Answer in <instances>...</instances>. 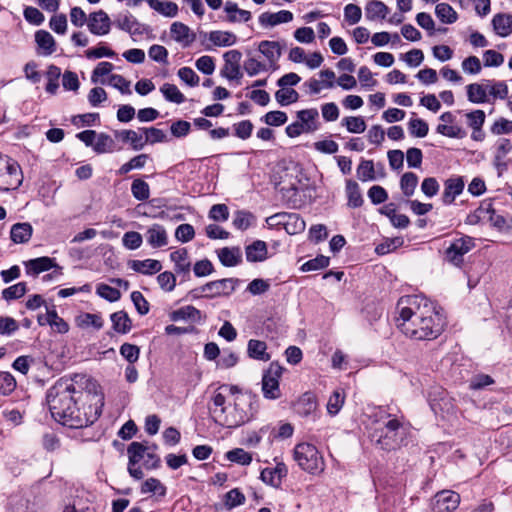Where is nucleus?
<instances>
[{
    "mask_svg": "<svg viewBox=\"0 0 512 512\" xmlns=\"http://www.w3.org/2000/svg\"><path fill=\"white\" fill-rule=\"evenodd\" d=\"M88 391L76 389L70 379L61 378L46 394L51 416L64 426L79 429L93 424L101 415L103 395L96 382L89 381Z\"/></svg>",
    "mask_w": 512,
    "mask_h": 512,
    "instance_id": "1",
    "label": "nucleus"
},
{
    "mask_svg": "<svg viewBox=\"0 0 512 512\" xmlns=\"http://www.w3.org/2000/svg\"><path fill=\"white\" fill-rule=\"evenodd\" d=\"M396 325L413 340H433L444 330L445 319L434 303L419 295L403 296L397 303Z\"/></svg>",
    "mask_w": 512,
    "mask_h": 512,
    "instance_id": "2",
    "label": "nucleus"
},
{
    "mask_svg": "<svg viewBox=\"0 0 512 512\" xmlns=\"http://www.w3.org/2000/svg\"><path fill=\"white\" fill-rule=\"evenodd\" d=\"M257 411L258 404L255 396L237 395L218 423L227 428H237L253 419Z\"/></svg>",
    "mask_w": 512,
    "mask_h": 512,
    "instance_id": "3",
    "label": "nucleus"
},
{
    "mask_svg": "<svg viewBox=\"0 0 512 512\" xmlns=\"http://www.w3.org/2000/svg\"><path fill=\"white\" fill-rule=\"evenodd\" d=\"M293 457L302 470L312 475H319L325 469L324 459L313 444H297L293 451Z\"/></svg>",
    "mask_w": 512,
    "mask_h": 512,
    "instance_id": "4",
    "label": "nucleus"
},
{
    "mask_svg": "<svg viewBox=\"0 0 512 512\" xmlns=\"http://www.w3.org/2000/svg\"><path fill=\"white\" fill-rule=\"evenodd\" d=\"M403 426L396 418H391L380 428H376L371 439L381 449L391 451L397 449L403 440Z\"/></svg>",
    "mask_w": 512,
    "mask_h": 512,
    "instance_id": "5",
    "label": "nucleus"
},
{
    "mask_svg": "<svg viewBox=\"0 0 512 512\" xmlns=\"http://www.w3.org/2000/svg\"><path fill=\"white\" fill-rule=\"evenodd\" d=\"M23 181L20 165L12 158L0 154V191L17 189Z\"/></svg>",
    "mask_w": 512,
    "mask_h": 512,
    "instance_id": "6",
    "label": "nucleus"
},
{
    "mask_svg": "<svg viewBox=\"0 0 512 512\" xmlns=\"http://www.w3.org/2000/svg\"><path fill=\"white\" fill-rule=\"evenodd\" d=\"M239 284V279L224 278L220 280L210 281L198 289L192 290L193 298L206 297L215 298L230 295Z\"/></svg>",
    "mask_w": 512,
    "mask_h": 512,
    "instance_id": "7",
    "label": "nucleus"
},
{
    "mask_svg": "<svg viewBox=\"0 0 512 512\" xmlns=\"http://www.w3.org/2000/svg\"><path fill=\"white\" fill-rule=\"evenodd\" d=\"M282 375V367L277 363H271L262 377V392L266 399L275 400L281 397L279 380Z\"/></svg>",
    "mask_w": 512,
    "mask_h": 512,
    "instance_id": "8",
    "label": "nucleus"
},
{
    "mask_svg": "<svg viewBox=\"0 0 512 512\" xmlns=\"http://www.w3.org/2000/svg\"><path fill=\"white\" fill-rule=\"evenodd\" d=\"M475 246L474 239L470 236H464L456 239L445 251L446 260L455 265L460 266L463 263V257Z\"/></svg>",
    "mask_w": 512,
    "mask_h": 512,
    "instance_id": "9",
    "label": "nucleus"
},
{
    "mask_svg": "<svg viewBox=\"0 0 512 512\" xmlns=\"http://www.w3.org/2000/svg\"><path fill=\"white\" fill-rule=\"evenodd\" d=\"M276 225H283L286 232L290 235L301 233L305 230V221L296 213L281 212L268 218Z\"/></svg>",
    "mask_w": 512,
    "mask_h": 512,
    "instance_id": "10",
    "label": "nucleus"
},
{
    "mask_svg": "<svg viewBox=\"0 0 512 512\" xmlns=\"http://www.w3.org/2000/svg\"><path fill=\"white\" fill-rule=\"evenodd\" d=\"M26 273L28 275L36 276L42 272L48 271L52 268H55L52 274L47 275L46 277L51 278L53 275H60L62 272V268L58 266L54 259L50 257H39L35 259H30L26 262H24Z\"/></svg>",
    "mask_w": 512,
    "mask_h": 512,
    "instance_id": "11",
    "label": "nucleus"
},
{
    "mask_svg": "<svg viewBox=\"0 0 512 512\" xmlns=\"http://www.w3.org/2000/svg\"><path fill=\"white\" fill-rule=\"evenodd\" d=\"M111 20L103 10L92 12L88 15V30L96 36L107 35L111 30Z\"/></svg>",
    "mask_w": 512,
    "mask_h": 512,
    "instance_id": "12",
    "label": "nucleus"
},
{
    "mask_svg": "<svg viewBox=\"0 0 512 512\" xmlns=\"http://www.w3.org/2000/svg\"><path fill=\"white\" fill-rule=\"evenodd\" d=\"M460 503V495L454 491L443 490L434 497L435 512H452Z\"/></svg>",
    "mask_w": 512,
    "mask_h": 512,
    "instance_id": "13",
    "label": "nucleus"
},
{
    "mask_svg": "<svg viewBox=\"0 0 512 512\" xmlns=\"http://www.w3.org/2000/svg\"><path fill=\"white\" fill-rule=\"evenodd\" d=\"M465 187L463 177L453 176L444 182V190L441 201L445 206L451 205L457 196H459Z\"/></svg>",
    "mask_w": 512,
    "mask_h": 512,
    "instance_id": "14",
    "label": "nucleus"
},
{
    "mask_svg": "<svg viewBox=\"0 0 512 512\" xmlns=\"http://www.w3.org/2000/svg\"><path fill=\"white\" fill-rule=\"evenodd\" d=\"M170 33L171 37L184 48L189 47L196 39V34L182 22L172 23Z\"/></svg>",
    "mask_w": 512,
    "mask_h": 512,
    "instance_id": "15",
    "label": "nucleus"
},
{
    "mask_svg": "<svg viewBox=\"0 0 512 512\" xmlns=\"http://www.w3.org/2000/svg\"><path fill=\"white\" fill-rule=\"evenodd\" d=\"M258 50L268 60L269 67L275 70L277 68L276 63L282 54L279 42L268 40L261 41L258 45Z\"/></svg>",
    "mask_w": 512,
    "mask_h": 512,
    "instance_id": "16",
    "label": "nucleus"
},
{
    "mask_svg": "<svg viewBox=\"0 0 512 512\" xmlns=\"http://www.w3.org/2000/svg\"><path fill=\"white\" fill-rule=\"evenodd\" d=\"M258 20L262 27H274L282 23L291 22L293 14L288 10H281L276 13L264 12L259 16Z\"/></svg>",
    "mask_w": 512,
    "mask_h": 512,
    "instance_id": "17",
    "label": "nucleus"
},
{
    "mask_svg": "<svg viewBox=\"0 0 512 512\" xmlns=\"http://www.w3.org/2000/svg\"><path fill=\"white\" fill-rule=\"evenodd\" d=\"M146 241L152 248H160L168 244L166 229L160 224L151 225L145 233Z\"/></svg>",
    "mask_w": 512,
    "mask_h": 512,
    "instance_id": "18",
    "label": "nucleus"
},
{
    "mask_svg": "<svg viewBox=\"0 0 512 512\" xmlns=\"http://www.w3.org/2000/svg\"><path fill=\"white\" fill-rule=\"evenodd\" d=\"M37 321L41 326L50 325L59 333H66L69 330V325L58 316L55 309L47 310L46 314L39 315Z\"/></svg>",
    "mask_w": 512,
    "mask_h": 512,
    "instance_id": "19",
    "label": "nucleus"
},
{
    "mask_svg": "<svg viewBox=\"0 0 512 512\" xmlns=\"http://www.w3.org/2000/svg\"><path fill=\"white\" fill-rule=\"evenodd\" d=\"M35 42L41 50L39 54L49 56L56 51V42L54 37L45 30H39L35 33Z\"/></svg>",
    "mask_w": 512,
    "mask_h": 512,
    "instance_id": "20",
    "label": "nucleus"
},
{
    "mask_svg": "<svg viewBox=\"0 0 512 512\" xmlns=\"http://www.w3.org/2000/svg\"><path fill=\"white\" fill-rule=\"evenodd\" d=\"M492 25L497 35L500 37H507L512 33V15L498 13L494 15Z\"/></svg>",
    "mask_w": 512,
    "mask_h": 512,
    "instance_id": "21",
    "label": "nucleus"
},
{
    "mask_svg": "<svg viewBox=\"0 0 512 512\" xmlns=\"http://www.w3.org/2000/svg\"><path fill=\"white\" fill-rule=\"evenodd\" d=\"M129 266L135 272L144 275H153L162 269L160 261L154 259L132 260Z\"/></svg>",
    "mask_w": 512,
    "mask_h": 512,
    "instance_id": "22",
    "label": "nucleus"
},
{
    "mask_svg": "<svg viewBox=\"0 0 512 512\" xmlns=\"http://www.w3.org/2000/svg\"><path fill=\"white\" fill-rule=\"evenodd\" d=\"M318 117L319 113L316 108L304 109L297 112V119L306 129V133H312L318 130Z\"/></svg>",
    "mask_w": 512,
    "mask_h": 512,
    "instance_id": "23",
    "label": "nucleus"
},
{
    "mask_svg": "<svg viewBox=\"0 0 512 512\" xmlns=\"http://www.w3.org/2000/svg\"><path fill=\"white\" fill-rule=\"evenodd\" d=\"M247 354L250 358L267 362L271 356L267 353V344L264 341L250 339L247 345Z\"/></svg>",
    "mask_w": 512,
    "mask_h": 512,
    "instance_id": "24",
    "label": "nucleus"
},
{
    "mask_svg": "<svg viewBox=\"0 0 512 512\" xmlns=\"http://www.w3.org/2000/svg\"><path fill=\"white\" fill-rule=\"evenodd\" d=\"M33 228L30 223H16L11 227L10 238L16 244L26 243L30 240Z\"/></svg>",
    "mask_w": 512,
    "mask_h": 512,
    "instance_id": "25",
    "label": "nucleus"
},
{
    "mask_svg": "<svg viewBox=\"0 0 512 512\" xmlns=\"http://www.w3.org/2000/svg\"><path fill=\"white\" fill-rule=\"evenodd\" d=\"M217 255L221 264L226 267L236 266L242 260L241 250L238 247H224L217 251Z\"/></svg>",
    "mask_w": 512,
    "mask_h": 512,
    "instance_id": "26",
    "label": "nucleus"
},
{
    "mask_svg": "<svg viewBox=\"0 0 512 512\" xmlns=\"http://www.w3.org/2000/svg\"><path fill=\"white\" fill-rule=\"evenodd\" d=\"M115 24L119 29L128 32L131 35H140L143 32L140 22L129 13L119 16Z\"/></svg>",
    "mask_w": 512,
    "mask_h": 512,
    "instance_id": "27",
    "label": "nucleus"
},
{
    "mask_svg": "<svg viewBox=\"0 0 512 512\" xmlns=\"http://www.w3.org/2000/svg\"><path fill=\"white\" fill-rule=\"evenodd\" d=\"M170 259L175 264V272L177 274H189L191 263L188 260V252L185 248L173 251Z\"/></svg>",
    "mask_w": 512,
    "mask_h": 512,
    "instance_id": "28",
    "label": "nucleus"
},
{
    "mask_svg": "<svg viewBox=\"0 0 512 512\" xmlns=\"http://www.w3.org/2000/svg\"><path fill=\"white\" fill-rule=\"evenodd\" d=\"M172 321L190 320L192 322H198L201 319V312L192 305H187L174 310L169 315Z\"/></svg>",
    "mask_w": 512,
    "mask_h": 512,
    "instance_id": "29",
    "label": "nucleus"
},
{
    "mask_svg": "<svg viewBox=\"0 0 512 512\" xmlns=\"http://www.w3.org/2000/svg\"><path fill=\"white\" fill-rule=\"evenodd\" d=\"M267 257V245L264 241L257 240L246 247V259L249 262H261Z\"/></svg>",
    "mask_w": 512,
    "mask_h": 512,
    "instance_id": "30",
    "label": "nucleus"
},
{
    "mask_svg": "<svg viewBox=\"0 0 512 512\" xmlns=\"http://www.w3.org/2000/svg\"><path fill=\"white\" fill-rule=\"evenodd\" d=\"M110 319L113 329L119 334H126L132 328V321L128 314L123 310L112 313Z\"/></svg>",
    "mask_w": 512,
    "mask_h": 512,
    "instance_id": "31",
    "label": "nucleus"
},
{
    "mask_svg": "<svg viewBox=\"0 0 512 512\" xmlns=\"http://www.w3.org/2000/svg\"><path fill=\"white\" fill-rule=\"evenodd\" d=\"M388 7L381 1L371 0L365 7V16L368 20L384 19L388 13Z\"/></svg>",
    "mask_w": 512,
    "mask_h": 512,
    "instance_id": "32",
    "label": "nucleus"
},
{
    "mask_svg": "<svg viewBox=\"0 0 512 512\" xmlns=\"http://www.w3.org/2000/svg\"><path fill=\"white\" fill-rule=\"evenodd\" d=\"M209 40L218 47L232 46L236 43L237 37L232 32L228 31H211L208 34Z\"/></svg>",
    "mask_w": 512,
    "mask_h": 512,
    "instance_id": "33",
    "label": "nucleus"
},
{
    "mask_svg": "<svg viewBox=\"0 0 512 512\" xmlns=\"http://www.w3.org/2000/svg\"><path fill=\"white\" fill-rule=\"evenodd\" d=\"M224 10L228 14V20L230 22H247L251 19L250 11L240 9L234 2L227 1L225 3Z\"/></svg>",
    "mask_w": 512,
    "mask_h": 512,
    "instance_id": "34",
    "label": "nucleus"
},
{
    "mask_svg": "<svg viewBox=\"0 0 512 512\" xmlns=\"http://www.w3.org/2000/svg\"><path fill=\"white\" fill-rule=\"evenodd\" d=\"M115 137L121 139L123 142H129L134 150H141L146 141H143L142 135H139L134 130H121L115 131Z\"/></svg>",
    "mask_w": 512,
    "mask_h": 512,
    "instance_id": "35",
    "label": "nucleus"
},
{
    "mask_svg": "<svg viewBox=\"0 0 512 512\" xmlns=\"http://www.w3.org/2000/svg\"><path fill=\"white\" fill-rule=\"evenodd\" d=\"M346 194L348 198V206L358 208L363 204V197L357 182L353 180L346 181Z\"/></svg>",
    "mask_w": 512,
    "mask_h": 512,
    "instance_id": "36",
    "label": "nucleus"
},
{
    "mask_svg": "<svg viewBox=\"0 0 512 512\" xmlns=\"http://www.w3.org/2000/svg\"><path fill=\"white\" fill-rule=\"evenodd\" d=\"M437 18L445 24H452L457 21L458 14L453 7L447 3H439L435 7Z\"/></svg>",
    "mask_w": 512,
    "mask_h": 512,
    "instance_id": "37",
    "label": "nucleus"
},
{
    "mask_svg": "<svg viewBox=\"0 0 512 512\" xmlns=\"http://www.w3.org/2000/svg\"><path fill=\"white\" fill-rule=\"evenodd\" d=\"M418 185V176L413 172H405L400 178V189L405 197H411Z\"/></svg>",
    "mask_w": 512,
    "mask_h": 512,
    "instance_id": "38",
    "label": "nucleus"
},
{
    "mask_svg": "<svg viewBox=\"0 0 512 512\" xmlns=\"http://www.w3.org/2000/svg\"><path fill=\"white\" fill-rule=\"evenodd\" d=\"M150 8L169 18L176 17L179 11L178 5L170 1L152 0Z\"/></svg>",
    "mask_w": 512,
    "mask_h": 512,
    "instance_id": "39",
    "label": "nucleus"
},
{
    "mask_svg": "<svg viewBox=\"0 0 512 512\" xmlns=\"http://www.w3.org/2000/svg\"><path fill=\"white\" fill-rule=\"evenodd\" d=\"M317 408V402L311 394H304L296 405L297 413L301 416H309L315 412Z\"/></svg>",
    "mask_w": 512,
    "mask_h": 512,
    "instance_id": "40",
    "label": "nucleus"
},
{
    "mask_svg": "<svg viewBox=\"0 0 512 512\" xmlns=\"http://www.w3.org/2000/svg\"><path fill=\"white\" fill-rule=\"evenodd\" d=\"M164 98L172 103L181 104L185 101V96L174 84L164 83L160 88Z\"/></svg>",
    "mask_w": 512,
    "mask_h": 512,
    "instance_id": "41",
    "label": "nucleus"
},
{
    "mask_svg": "<svg viewBox=\"0 0 512 512\" xmlns=\"http://www.w3.org/2000/svg\"><path fill=\"white\" fill-rule=\"evenodd\" d=\"M76 321L81 328L93 327L96 330H100L104 324L100 315L92 313H83L77 317Z\"/></svg>",
    "mask_w": 512,
    "mask_h": 512,
    "instance_id": "42",
    "label": "nucleus"
},
{
    "mask_svg": "<svg viewBox=\"0 0 512 512\" xmlns=\"http://www.w3.org/2000/svg\"><path fill=\"white\" fill-rule=\"evenodd\" d=\"M114 148L115 142L111 136L105 133L97 134L93 145V149L95 152L99 154L112 152Z\"/></svg>",
    "mask_w": 512,
    "mask_h": 512,
    "instance_id": "43",
    "label": "nucleus"
},
{
    "mask_svg": "<svg viewBox=\"0 0 512 512\" xmlns=\"http://www.w3.org/2000/svg\"><path fill=\"white\" fill-rule=\"evenodd\" d=\"M357 177L362 182L375 180V168L372 160H361L359 163L357 170Z\"/></svg>",
    "mask_w": 512,
    "mask_h": 512,
    "instance_id": "44",
    "label": "nucleus"
},
{
    "mask_svg": "<svg viewBox=\"0 0 512 512\" xmlns=\"http://www.w3.org/2000/svg\"><path fill=\"white\" fill-rule=\"evenodd\" d=\"M467 98L472 103H484L487 101L486 89L478 83L469 84L467 87Z\"/></svg>",
    "mask_w": 512,
    "mask_h": 512,
    "instance_id": "45",
    "label": "nucleus"
},
{
    "mask_svg": "<svg viewBox=\"0 0 512 512\" xmlns=\"http://www.w3.org/2000/svg\"><path fill=\"white\" fill-rule=\"evenodd\" d=\"M275 99L281 106H287L298 101L299 93L293 88L283 87L276 91Z\"/></svg>",
    "mask_w": 512,
    "mask_h": 512,
    "instance_id": "46",
    "label": "nucleus"
},
{
    "mask_svg": "<svg viewBox=\"0 0 512 512\" xmlns=\"http://www.w3.org/2000/svg\"><path fill=\"white\" fill-rule=\"evenodd\" d=\"M149 447L143 445L140 442H132L127 448V454L129 457V462L139 463L142 459L145 458L146 454L149 452Z\"/></svg>",
    "mask_w": 512,
    "mask_h": 512,
    "instance_id": "47",
    "label": "nucleus"
},
{
    "mask_svg": "<svg viewBox=\"0 0 512 512\" xmlns=\"http://www.w3.org/2000/svg\"><path fill=\"white\" fill-rule=\"evenodd\" d=\"M243 68L245 72L252 77L259 74L260 72L268 71L270 67L268 64L259 61L255 57H248L244 61Z\"/></svg>",
    "mask_w": 512,
    "mask_h": 512,
    "instance_id": "48",
    "label": "nucleus"
},
{
    "mask_svg": "<svg viewBox=\"0 0 512 512\" xmlns=\"http://www.w3.org/2000/svg\"><path fill=\"white\" fill-rule=\"evenodd\" d=\"M133 197L139 201H145L150 196V188L147 182L142 179H135L131 185Z\"/></svg>",
    "mask_w": 512,
    "mask_h": 512,
    "instance_id": "49",
    "label": "nucleus"
},
{
    "mask_svg": "<svg viewBox=\"0 0 512 512\" xmlns=\"http://www.w3.org/2000/svg\"><path fill=\"white\" fill-rule=\"evenodd\" d=\"M342 125L350 133H363L366 129V123L360 116H349L342 119Z\"/></svg>",
    "mask_w": 512,
    "mask_h": 512,
    "instance_id": "50",
    "label": "nucleus"
},
{
    "mask_svg": "<svg viewBox=\"0 0 512 512\" xmlns=\"http://www.w3.org/2000/svg\"><path fill=\"white\" fill-rule=\"evenodd\" d=\"M229 461L240 465H249L252 462V455L242 448H235L226 453Z\"/></svg>",
    "mask_w": 512,
    "mask_h": 512,
    "instance_id": "51",
    "label": "nucleus"
},
{
    "mask_svg": "<svg viewBox=\"0 0 512 512\" xmlns=\"http://www.w3.org/2000/svg\"><path fill=\"white\" fill-rule=\"evenodd\" d=\"M222 390H217L214 394V396L212 397V402H213V405L215 406V408L212 410V412L214 413L215 417H216V421L219 422V420L221 419V417L223 416V414L226 412L228 406H226V397L225 395L221 392Z\"/></svg>",
    "mask_w": 512,
    "mask_h": 512,
    "instance_id": "52",
    "label": "nucleus"
},
{
    "mask_svg": "<svg viewBox=\"0 0 512 512\" xmlns=\"http://www.w3.org/2000/svg\"><path fill=\"white\" fill-rule=\"evenodd\" d=\"M27 291L26 283L19 282L15 285H12L2 291V297L7 300L19 299L25 295Z\"/></svg>",
    "mask_w": 512,
    "mask_h": 512,
    "instance_id": "53",
    "label": "nucleus"
},
{
    "mask_svg": "<svg viewBox=\"0 0 512 512\" xmlns=\"http://www.w3.org/2000/svg\"><path fill=\"white\" fill-rule=\"evenodd\" d=\"M140 130L145 134V139H143V141H146V143L154 144L167 141V136L161 129L149 127L141 128Z\"/></svg>",
    "mask_w": 512,
    "mask_h": 512,
    "instance_id": "54",
    "label": "nucleus"
},
{
    "mask_svg": "<svg viewBox=\"0 0 512 512\" xmlns=\"http://www.w3.org/2000/svg\"><path fill=\"white\" fill-rule=\"evenodd\" d=\"M96 293L109 302L118 301L121 297V293L118 289L111 287L107 284L101 283L96 288Z\"/></svg>",
    "mask_w": 512,
    "mask_h": 512,
    "instance_id": "55",
    "label": "nucleus"
},
{
    "mask_svg": "<svg viewBox=\"0 0 512 512\" xmlns=\"http://www.w3.org/2000/svg\"><path fill=\"white\" fill-rule=\"evenodd\" d=\"M344 393L336 390L333 392V394L330 396L328 403H327V411L330 415H336L340 409L342 408L344 404Z\"/></svg>",
    "mask_w": 512,
    "mask_h": 512,
    "instance_id": "56",
    "label": "nucleus"
},
{
    "mask_svg": "<svg viewBox=\"0 0 512 512\" xmlns=\"http://www.w3.org/2000/svg\"><path fill=\"white\" fill-rule=\"evenodd\" d=\"M142 242V235L136 231L126 232L122 238L123 246L129 250L138 249L142 245Z\"/></svg>",
    "mask_w": 512,
    "mask_h": 512,
    "instance_id": "57",
    "label": "nucleus"
},
{
    "mask_svg": "<svg viewBox=\"0 0 512 512\" xmlns=\"http://www.w3.org/2000/svg\"><path fill=\"white\" fill-rule=\"evenodd\" d=\"M220 74L222 77L226 78L229 81L232 80H240L243 76V73L241 72V66L240 64H230L225 63L220 71Z\"/></svg>",
    "mask_w": 512,
    "mask_h": 512,
    "instance_id": "58",
    "label": "nucleus"
},
{
    "mask_svg": "<svg viewBox=\"0 0 512 512\" xmlns=\"http://www.w3.org/2000/svg\"><path fill=\"white\" fill-rule=\"evenodd\" d=\"M409 132L411 135L423 138L428 134V124L422 119H411L408 123Z\"/></svg>",
    "mask_w": 512,
    "mask_h": 512,
    "instance_id": "59",
    "label": "nucleus"
},
{
    "mask_svg": "<svg viewBox=\"0 0 512 512\" xmlns=\"http://www.w3.org/2000/svg\"><path fill=\"white\" fill-rule=\"evenodd\" d=\"M16 381L9 372H0V394L8 395L14 391Z\"/></svg>",
    "mask_w": 512,
    "mask_h": 512,
    "instance_id": "60",
    "label": "nucleus"
},
{
    "mask_svg": "<svg viewBox=\"0 0 512 512\" xmlns=\"http://www.w3.org/2000/svg\"><path fill=\"white\" fill-rule=\"evenodd\" d=\"M160 288L166 292H171L176 286V277L172 272L165 271L157 277Z\"/></svg>",
    "mask_w": 512,
    "mask_h": 512,
    "instance_id": "61",
    "label": "nucleus"
},
{
    "mask_svg": "<svg viewBox=\"0 0 512 512\" xmlns=\"http://www.w3.org/2000/svg\"><path fill=\"white\" fill-rule=\"evenodd\" d=\"M120 354L130 364H133L139 359L140 349L136 345H133L130 343H124L120 347Z\"/></svg>",
    "mask_w": 512,
    "mask_h": 512,
    "instance_id": "62",
    "label": "nucleus"
},
{
    "mask_svg": "<svg viewBox=\"0 0 512 512\" xmlns=\"http://www.w3.org/2000/svg\"><path fill=\"white\" fill-rule=\"evenodd\" d=\"M142 493H159L160 495H165L166 488L165 486L156 478L147 479L141 487Z\"/></svg>",
    "mask_w": 512,
    "mask_h": 512,
    "instance_id": "63",
    "label": "nucleus"
},
{
    "mask_svg": "<svg viewBox=\"0 0 512 512\" xmlns=\"http://www.w3.org/2000/svg\"><path fill=\"white\" fill-rule=\"evenodd\" d=\"M467 124L471 129L480 130L485 122V113L483 110H474L466 114Z\"/></svg>",
    "mask_w": 512,
    "mask_h": 512,
    "instance_id": "64",
    "label": "nucleus"
}]
</instances>
